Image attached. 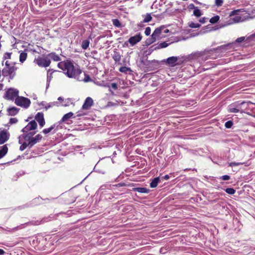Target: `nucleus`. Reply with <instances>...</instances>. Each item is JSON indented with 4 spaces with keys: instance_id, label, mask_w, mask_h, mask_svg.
Segmentation results:
<instances>
[{
    "instance_id": "1",
    "label": "nucleus",
    "mask_w": 255,
    "mask_h": 255,
    "mask_svg": "<svg viewBox=\"0 0 255 255\" xmlns=\"http://www.w3.org/2000/svg\"><path fill=\"white\" fill-rule=\"evenodd\" d=\"M57 66L58 68L64 71V74L68 77L81 81L80 75L82 74V71L78 65L74 66L71 61L66 60L59 62Z\"/></svg>"
},
{
    "instance_id": "2",
    "label": "nucleus",
    "mask_w": 255,
    "mask_h": 255,
    "mask_svg": "<svg viewBox=\"0 0 255 255\" xmlns=\"http://www.w3.org/2000/svg\"><path fill=\"white\" fill-rule=\"evenodd\" d=\"M18 69V67L16 66V63L12 62L10 63L8 61L5 63V67L2 71V75L4 77H8L9 79H13L16 76V71Z\"/></svg>"
},
{
    "instance_id": "3",
    "label": "nucleus",
    "mask_w": 255,
    "mask_h": 255,
    "mask_svg": "<svg viewBox=\"0 0 255 255\" xmlns=\"http://www.w3.org/2000/svg\"><path fill=\"white\" fill-rule=\"evenodd\" d=\"M19 91L17 89L10 88L7 89L3 96L5 100L9 101H15L19 96Z\"/></svg>"
},
{
    "instance_id": "4",
    "label": "nucleus",
    "mask_w": 255,
    "mask_h": 255,
    "mask_svg": "<svg viewBox=\"0 0 255 255\" xmlns=\"http://www.w3.org/2000/svg\"><path fill=\"white\" fill-rule=\"evenodd\" d=\"M14 103L17 106L24 109H27L31 104L30 99L23 96H18L14 101Z\"/></svg>"
},
{
    "instance_id": "5",
    "label": "nucleus",
    "mask_w": 255,
    "mask_h": 255,
    "mask_svg": "<svg viewBox=\"0 0 255 255\" xmlns=\"http://www.w3.org/2000/svg\"><path fill=\"white\" fill-rule=\"evenodd\" d=\"M34 62L41 67H48L51 63V60L48 56H39L34 59Z\"/></svg>"
},
{
    "instance_id": "6",
    "label": "nucleus",
    "mask_w": 255,
    "mask_h": 255,
    "mask_svg": "<svg viewBox=\"0 0 255 255\" xmlns=\"http://www.w3.org/2000/svg\"><path fill=\"white\" fill-rule=\"evenodd\" d=\"M36 131L30 132L29 133L25 134L23 135V139L25 141L28 142V144H30V148L32 147L34 145L39 142L33 135L36 133Z\"/></svg>"
},
{
    "instance_id": "7",
    "label": "nucleus",
    "mask_w": 255,
    "mask_h": 255,
    "mask_svg": "<svg viewBox=\"0 0 255 255\" xmlns=\"http://www.w3.org/2000/svg\"><path fill=\"white\" fill-rule=\"evenodd\" d=\"M37 128V124L35 120H32L22 129L21 131L23 133V135H24L29 133L30 132H33V130L36 129Z\"/></svg>"
},
{
    "instance_id": "8",
    "label": "nucleus",
    "mask_w": 255,
    "mask_h": 255,
    "mask_svg": "<svg viewBox=\"0 0 255 255\" xmlns=\"http://www.w3.org/2000/svg\"><path fill=\"white\" fill-rule=\"evenodd\" d=\"M164 29V26L162 25L158 27L154 30L153 33L152 34V36L155 37L157 40L161 39L165 37V35H162V31Z\"/></svg>"
},
{
    "instance_id": "9",
    "label": "nucleus",
    "mask_w": 255,
    "mask_h": 255,
    "mask_svg": "<svg viewBox=\"0 0 255 255\" xmlns=\"http://www.w3.org/2000/svg\"><path fill=\"white\" fill-rule=\"evenodd\" d=\"M61 72L53 69H49L47 73V81L50 82L55 77H58Z\"/></svg>"
},
{
    "instance_id": "10",
    "label": "nucleus",
    "mask_w": 255,
    "mask_h": 255,
    "mask_svg": "<svg viewBox=\"0 0 255 255\" xmlns=\"http://www.w3.org/2000/svg\"><path fill=\"white\" fill-rule=\"evenodd\" d=\"M10 134L9 132L5 129L0 131V144H3L9 138Z\"/></svg>"
},
{
    "instance_id": "11",
    "label": "nucleus",
    "mask_w": 255,
    "mask_h": 255,
    "mask_svg": "<svg viewBox=\"0 0 255 255\" xmlns=\"http://www.w3.org/2000/svg\"><path fill=\"white\" fill-rule=\"evenodd\" d=\"M142 38V35L140 33H139L133 36L130 37L128 39V42L131 46H133L139 42L141 40Z\"/></svg>"
},
{
    "instance_id": "12",
    "label": "nucleus",
    "mask_w": 255,
    "mask_h": 255,
    "mask_svg": "<svg viewBox=\"0 0 255 255\" xmlns=\"http://www.w3.org/2000/svg\"><path fill=\"white\" fill-rule=\"evenodd\" d=\"M35 121H36L38 123L41 128L43 127L45 124L43 113L42 112L37 113L35 116Z\"/></svg>"
},
{
    "instance_id": "13",
    "label": "nucleus",
    "mask_w": 255,
    "mask_h": 255,
    "mask_svg": "<svg viewBox=\"0 0 255 255\" xmlns=\"http://www.w3.org/2000/svg\"><path fill=\"white\" fill-rule=\"evenodd\" d=\"M93 105V100L91 97H87L82 106V109L89 110Z\"/></svg>"
},
{
    "instance_id": "14",
    "label": "nucleus",
    "mask_w": 255,
    "mask_h": 255,
    "mask_svg": "<svg viewBox=\"0 0 255 255\" xmlns=\"http://www.w3.org/2000/svg\"><path fill=\"white\" fill-rule=\"evenodd\" d=\"M20 109L15 107H11L7 109V115L10 116H14L17 115Z\"/></svg>"
},
{
    "instance_id": "15",
    "label": "nucleus",
    "mask_w": 255,
    "mask_h": 255,
    "mask_svg": "<svg viewBox=\"0 0 255 255\" xmlns=\"http://www.w3.org/2000/svg\"><path fill=\"white\" fill-rule=\"evenodd\" d=\"M178 60V57L172 56L166 59V63L167 64L171 66H174L176 65V63Z\"/></svg>"
},
{
    "instance_id": "16",
    "label": "nucleus",
    "mask_w": 255,
    "mask_h": 255,
    "mask_svg": "<svg viewBox=\"0 0 255 255\" xmlns=\"http://www.w3.org/2000/svg\"><path fill=\"white\" fill-rule=\"evenodd\" d=\"M8 151V147L6 144L0 146V159L2 158Z\"/></svg>"
},
{
    "instance_id": "17",
    "label": "nucleus",
    "mask_w": 255,
    "mask_h": 255,
    "mask_svg": "<svg viewBox=\"0 0 255 255\" xmlns=\"http://www.w3.org/2000/svg\"><path fill=\"white\" fill-rule=\"evenodd\" d=\"M133 191H137L139 193H148L150 191L149 189L145 187H136L132 189Z\"/></svg>"
},
{
    "instance_id": "18",
    "label": "nucleus",
    "mask_w": 255,
    "mask_h": 255,
    "mask_svg": "<svg viewBox=\"0 0 255 255\" xmlns=\"http://www.w3.org/2000/svg\"><path fill=\"white\" fill-rule=\"evenodd\" d=\"M48 57L50 58L52 60L54 61H59L61 60V58L58 55L56 54L55 52H51L47 55Z\"/></svg>"
},
{
    "instance_id": "19",
    "label": "nucleus",
    "mask_w": 255,
    "mask_h": 255,
    "mask_svg": "<svg viewBox=\"0 0 255 255\" xmlns=\"http://www.w3.org/2000/svg\"><path fill=\"white\" fill-rule=\"evenodd\" d=\"M74 114L72 112H69L64 115L62 118L61 121L62 122H65L67 121L69 119L73 118Z\"/></svg>"
},
{
    "instance_id": "20",
    "label": "nucleus",
    "mask_w": 255,
    "mask_h": 255,
    "mask_svg": "<svg viewBox=\"0 0 255 255\" xmlns=\"http://www.w3.org/2000/svg\"><path fill=\"white\" fill-rule=\"evenodd\" d=\"M159 181H160V179H159V177H155V178H154L152 180L151 183H150V187H151V188H155L156 187H157V184H158V182H159Z\"/></svg>"
},
{
    "instance_id": "21",
    "label": "nucleus",
    "mask_w": 255,
    "mask_h": 255,
    "mask_svg": "<svg viewBox=\"0 0 255 255\" xmlns=\"http://www.w3.org/2000/svg\"><path fill=\"white\" fill-rule=\"evenodd\" d=\"M143 17H144V19L143 21H142L143 23H146L150 21H151L152 17L151 16L150 13H147L146 15H142Z\"/></svg>"
},
{
    "instance_id": "22",
    "label": "nucleus",
    "mask_w": 255,
    "mask_h": 255,
    "mask_svg": "<svg viewBox=\"0 0 255 255\" xmlns=\"http://www.w3.org/2000/svg\"><path fill=\"white\" fill-rule=\"evenodd\" d=\"M27 57V53L25 52H22L19 55V61L21 63H23Z\"/></svg>"
},
{
    "instance_id": "23",
    "label": "nucleus",
    "mask_w": 255,
    "mask_h": 255,
    "mask_svg": "<svg viewBox=\"0 0 255 255\" xmlns=\"http://www.w3.org/2000/svg\"><path fill=\"white\" fill-rule=\"evenodd\" d=\"M245 105H247V103L246 102H242L241 103L238 104L236 105V108L238 110H239V112L242 113L244 112V109L243 107Z\"/></svg>"
},
{
    "instance_id": "24",
    "label": "nucleus",
    "mask_w": 255,
    "mask_h": 255,
    "mask_svg": "<svg viewBox=\"0 0 255 255\" xmlns=\"http://www.w3.org/2000/svg\"><path fill=\"white\" fill-rule=\"evenodd\" d=\"M156 40L155 37H153L151 34V36L146 39L145 43L147 45H150L154 43Z\"/></svg>"
},
{
    "instance_id": "25",
    "label": "nucleus",
    "mask_w": 255,
    "mask_h": 255,
    "mask_svg": "<svg viewBox=\"0 0 255 255\" xmlns=\"http://www.w3.org/2000/svg\"><path fill=\"white\" fill-rule=\"evenodd\" d=\"M212 50H205L204 51L200 52L197 54L198 57H203L205 55H208L211 53Z\"/></svg>"
},
{
    "instance_id": "26",
    "label": "nucleus",
    "mask_w": 255,
    "mask_h": 255,
    "mask_svg": "<svg viewBox=\"0 0 255 255\" xmlns=\"http://www.w3.org/2000/svg\"><path fill=\"white\" fill-rule=\"evenodd\" d=\"M43 220L30 221L28 224L30 225L38 226L43 223Z\"/></svg>"
},
{
    "instance_id": "27",
    "label": "nucleus",
    "mask_w": 255,
    "mask_h": 255,
    "mask_svg": "<svg viewBox=\"0 0 255 255\" xmlns=\"http://www.w3.org/2000/svg\"><path fill=\"white\" fill-rule=\"evenodd\" d=\"M89 43H90V42L89 40H83L82 43V44H81L82 48L84 50L86 49L89 47Z\"/></svg>"
},
{
    "instance_id": "28",
    "label": "nucleus",
    "mask_w": 255,
    "mask_h": 255,
    "mask_svg": "<svg viewBox=\"0 0 255 255\" xmlns=\"http://www.w3.org/2000/svg\"><path fill=\"white\" fill-rule=\"evenodd\" d=\"M220 19V16L219 15H216L212 17L210 19V22L212 24L217 23Z\"/></svg>"
},
{
    "instance_id": "29",
    "label": "nucleus",
    "mask_w": 255,
    "mask_h": 255,
    "mask_svg": "<svg viewBox=\"0 0 255 255\" xmlns=\"http://www.w3.org/2000/svg\"><path fill=\"white\" fill-rule=\"evenodd\" d=\"M193 14L195 16L199 17L202 15V13L201 10L199 9L195 8L193 11Z\"/></svg>"
},
{
    "instance_id": "30",
    "label": "nucleus",
    "mask_w": 255,
    "mask_h": 255,
    "mask_svg": "<svg viewBox=\"0 0 255 255\" xmlns=\"http://www.w3.org/2000/svg\"><path fill=\"white\" fill-rule=\"evenodd\" d=\"M27 146L30 147V144H28V142L25 141L20 146L19 149L21 151L24 150Z\"/></svg>"
},
{
    "instance_id": "31",
    "label": "nucleus",
    "mask_w": 255,
    "mask_h": 255,
    "mask_svg": "<svg viewBox=\"0 0 255 255\" xmlns=\"http://www.w3.org/2000/svg\"><path fill=\"white\" fill-rule=\"evenodd\" d=\"M113 24L116 27H122V24L118 19H113Z\"/></svg>"
},
{
    "instance_id": "32",
    "label": "nucleus",
    "mask_w": 255,
    "mask_h": 255,
    "mask_svg": "<svg viewBox=\"0 0 255 255\" xmlns=\"http://www.w3.org/2000/svg\"><path fill=\"white\" fill-rule=\"evenodd\" d=\"M169 45V43H166V42H162L159 44L157 46V48H163L167 47Z\"/></svg>"
},
{
    "instance_id": "33",
    "label": "nucleus",
    "mask_w": 255,
    "mask_h": 255,
    "mask_svg": "<svg viewBox=\"0 0 255 255\" xmlns=\"http://www.w3.org/2000/svg\"><path fill=\"white\" fill-rule=\"evenodd\" d=\"M119 70L120 72L123 73H127L128 71H131V70L129 68L127 67L126 66L121 67Z\"/></svg>"
},
{
    "instance_id": "34",
    "label": "nucleus",
    "mask_w": 255,
    "mask_h": 255,
    "mask_svg": "<svg viewBox=\"0 0 255 255\" xmlns=\"http://www.w3.org/2000/svg\"><path fill=\"white\" fill-rule=\"evenodd\" d=\"M189 26L190 28H199L201 26V25L199 23H195L193 22H190L189 23Z\"/></svg>"
},
{
    "instance_id": "35",
    "label": "nucleus",
    "mask_w": 255,
    "mask_h": 255,
    "mask_svg": "<svg viewBox=\"0 0 255 255\" xmlns=\"http://www.w3.org/2000/svg\"><path fill=\"white\" fill-rule=\"evenodd\" d=\"M225 191L229 194L233 195L235 194L236 190L232 188H228L225 189Z\"/></svg>"
},
{
    "instance_id": "36",
    "label": "nucleus",
    "mask_w": 255,
    "mask_h": 255,
    "mask_svg": "<svg viewBox=\"0 0 255 255\" xmlns=\"http://www.w3.org/2000/svg\"><path fill=\"white\" fill-rule=\"evenodd\" d=\"M54 128V126H52L50 128H45L42 130V132L45 134L49 133L53 128Z\"/></svg>"
},
{
    "instance_id": "37",
    "label": "nucleus",
    "mask_w": 255,
    "mask_h": 255,
    "mask_svg": "<svg viewBox=\"0 0 255 255\" xmlns=\"http://www.w3.org/2000/svg\"><path fill=\"white\" fill-rule=\"evenodd\" d=\"M84 75L85 76V77L83 79H81V81H83L85 82H89L92 80L89 75L86 74L85 73H84Z\"/></svg>"
},
{
    "instance_id": "38",
    "label": "nucleus",
    "mask_w": 255,
    "mask_h": 255,
    "mask_svg": "<svg viewBox=\"0 0 255 255\" xmlns=\"http://www.w3.org/2000/svg\"><path fill=\"white\" fill-rule=\"evenodd\" d=\"M12 54V52H6L4 54L3 56V59L6 60V59H11V56Z\"/></svg>"
},
{
    "instance_id": "39",
    "label": "nucleus",
    "mask_w": 255,
    "mask_h": 255,
    "mask_svg": "<svg viewBox=\"0 0 255 255\" xmlns=\"http://www.w3.org/2000/svg\"><path fill=\"white\" fill-rule=\"evenodd\" d=\"M229 112L230 113H239V110H238L237 109V108H233L232 107V106H231L230 108L229 109Z\"/></svg>"
},
{
    "instance_id": "40",
    "label": "nucleus",
    "mask_w": 255,
    "mask_h": 255,
    "mask_svg": "<svg viewBox=\"0 0 255 255\" xmlns=\"http://www.w3.org/2000/svg\"><path fill=\"white\" fill-rule=\"evenodd\" d=\"M240 11H242L241 9H239L234 10L231 12V13H230V16H233V15H237L239 14V13Z\"/></svg>"
},
{
    "instance_id": "41",
    "label": "nucleus",
    "mask_w": 255,
    "mask_h": 255,
    "mask_svg": "<svg viewBox=\"0 0 255 255\" xmlns=\"http://www.w3.org/2000/svg\"><path fill=\"white\" fill-rule=\"evenodd\" d=\"M233 20L234 22L235 23H238L242 21V17L240 16H236L233 18Z\"/></svg>"
},
{
    "instance_id": "42",
    "label": "nucleus",
    "mask_w": 255,
    "mask_h": 255,
    "mask_svg": "<svg viewBox=\"0 0 255 255\" xmlns=\"http://www.w3.org/2000/svg\"><path fill=\"white\" fill-rule=\"evenodd\" d=\"M233 125V122L231 121H229L226 122L225 126L226 128H230L232 127Z\"/></svg>"
},
{
    "instance_id": "43",
    "label": "nucleus",
    "mask_w": 255,
    "mask_h": 255,
    "mask_svg": "<svg viewBox=\"0 0 255 255\" xmlns=\"http://www.w3.org/2000/svg\"><path fill=\"white\" fill-rule=\"evenodd\" d=\"M18 122V120L16 118H10L9 121V124L12 125Z\"/></svg>"
},
{
    "instance_id": "44",
    "label": "nucleus",
    "mask_w": 255,
    "mask_h": 255,
    "mask_svg": "<svg viewBox=\"0 0 255 255\" xmlns=\"http://www.w3.org/2000/svg\"><path fill=\"white\" fill-rule=\"evenodd\" d=\"M241 164H243V163L232 162H231L229 163V166L233 167V166H238V165H240Z\"/></svg>"
},
{
    "instance_id": "45",
    "label": "nucleus",
    "mask_w": 255,
    "mask_h": 255,
    "mask_svg": "<svg viewBox=\"0 0 255 255\" xmlns=\"http://www.w3.org/2000/svg\"><path fill=\"white\" fill-rule=\"evenodd\" d=\"M151 29L149 27H146L144 31V33L146 36H148L150 34Z\"/></svg>"
},
{
    "instance_id": "46",
    "label": "nucleus",
    "mask_w": 255,
    "mask_h": 255,
    "mask_svg": "<svg viewBox=\"0 0 255 255\" xmlns=\"http://www.w3.org/2000/svg\"><path fill=\"white\" fill-rule=\"evenodd\" d=\"M223 3V0H215V4L218 6H221Z\"/></svg>"
},
{
    "instance_id": "47",
    "label": "nucleus",
    "mask_w": 255,
    "mask_h": 255,
    "mask_svg": "<svg viewBox=\"0 0 255 255\" xmlns=\"http://www.w3.org/2000/svg\"><path fill=\"white\" fill-rule=\"evenodd\" d=\"M113 58L116 62L119 61L121 60V56L119 54H115Z\"/></svg>"
},
{
    "instance_id": "48",
    "label": "nucleus",
    "mask_w": 255,
    "mask_h": 255,
    "mask_svg": "<svg viewBox=\"0 0 255 255\" xmlns=\"http://www.w3.org/2000/svg\"><path fill=\"white\" fill-rule=\"evenodd\" d=\"M245 39V37L243 36V37H240L239 38H238L236 41L237 42H238V43H240V42H242V41H244Z\"/></svg>"
},
{
    "instance_id": "49",
    "label": "nucleus",
    "mask_w": 255,
    "mask_h": 255,
    "mask_svg": "<svg viewBox=\"0 0 255 255\" xmlns=\"http://www.w3.org/2000/svg\"><path fill=\"white\" fill-rule=\"evenodd\" d=\"M221 178L223 180H228L230 179V176L228 175L222 176Z\"/></svg>"
},
{
    "instance_id": "50",
    "label": "nucleus",
    "mask_w": 255,
    "mask_h": 255,
    "mask_svg": "<svg viewBox=\"0 0 255 255\" xmlns=\"http://www.w3.org/2000/svg\"><path fill=\"white\" fill-rule=\"evenodd\" d=\"M34 137H35V138H36V139L38 141H40L42 139V137H42V135H41V134H38L34 136Z\"/></svg>"
},
{
    "instance_id": "51",
    "label": "nucleus",
    "mask_w": 255,
    "mask_h": 255,
    "mask_svg": "<svg viewBox=\"0 0 255 255\" xmlns=\"http://www.w3.org/2000/svg\"><path fill=\"white\" fill-rule=\"evenodd\" d=\"M206 18L205 17H202V18H201L199 19V22H201V23H205V22H206Z\"/></svg>"
},
{
    "instance_id": "52",
    "label": "nucleus",
    "mask_w": 255,
    "mask_h": 255,
    "mask_svg": "<svg viewBox=\"0 0 255 255\" xmlns=\"http://www.w3.org/2000/svg\"><path fill=\"white\" fill-rule=\"evenodd\" d=\"M114 186H115L116 187L124 186H126V184L125 183H121L118 184H116Z\"/></svg>"
},
{
    "instance_id": "53",
    "label": "nucleus",
    "mask_w": 255,
    "mask_h": 255,
    "mask_svg": "<svg viewBox=\"0 0 255 255\" xmlns=\"http://www.w3.org/2000/svg\"><path fill=\"white\" fill-rule=\"evenodd\" d=\"M169 31V29L166 28V27L164 26V29L162 31V33H167Z\"/></svg>"
},
{
    "instance_id": "54",
    "label": "nucleus",
    "mask_w": 255,
    "mask_h": 255,
    "mask_svg": "<svg viewBox=\"0 0 255 255\" xmlns=\"http://www.w3.org/2000/svg\"><path fill=\"white\" fill-rule=\"evenodd\" d=\"M118 88L117 84L113 83V89L116 90Z\"/></svg>"
},
{
    "instance_id": "55",
    "label": "nucleus",
    "mask_w": 255,
    "mask_h": 255,
    "mask_svg": "<svg viewBox=\"0 0 255 255\" xmlns=\"http://www.w3.org/2000/svg\"><path fill=\"white\" fill-rule=\"evenodd\" d=\"M170 178L169 176L168 175H165L163 177H162V178H163L165 180H168Z\"/></svg>"
},
{
    "instance_id": "56",
    "label": "nucleus",
    "mask_w": 255,
    "mask_h": 255,
    "mask_svg": "<svg viewBox=\"0 0 255 255\" xmlns=\"http://www.w3.org/2000/svg\"><path fill=\"white\" fill-rule=\"evenodd\" d=\"M4 254V251L3 250L0 249V255H3Z\"/></svg>"
},
{
    "instance_id": "57",
    "label": "nucleus",
    "mask_w": 255,
    "mask_h": 255,
    "mask_svg": "<svg viewBox=\"0 0 255 255\" xmlns=\"http://www.w3.org/2000/svg\"><path fill=\"white\" fill-rule=\"evenodd\" d=\"M3 88V85L2 84L0 83V91L2 90Z\"/></svg>"
},
{
    "instance_id": "58",
    "label": "nucleus",
    "mask_w": 255,
    "mask_h": 255,
    "mask_svg": "<svg viewBox=\"0 0 255 255\" xmlns=\"http://www.w3.org/2000/svg\"><path fill=\"white\" fill-rule=\"evenodd\" d=\"M189 6H190L191 8H193L195 9L196 8L195 7L194 5L193 4H192V3L190 4Z\"/></svg>"
},
{
    "instance_id": "59",
    "label": "nucleus",
    "mask_w": 255,
    "mask_h": 255,
    "mask_svg": "<svg viewBox=\"0 0 255 255\" xmlns=\"http://www.w3.org/2000/svg\"><path fill=\"white\" fill-rule=\"evenodd\" d=\"M194 2L197 3V4H202V3L201 2H200L199 1H198L197 0H194Z\"/></svg>"
},
{
    "instance_id": "60",
    "label": "nucleus",
    "mask_w": 255,
    "mask_h": 255,
    "mask_svg": "<svg viewBox=\"0 0 255 255\" xmlns=\"http://www.w3.org/2000/svg\"><path fill=\"white\" fill-rule=\"evenodd\" d=\"M81 115H78L77 116H80Z\"/></svg>"
},
{
    "instance_id": "61",
    "label": "nucleus",
    "mask_w": 255,
    "mask_h": 255,
    "mask_svg": "<svg viewBox=\"0 0 255 255\" xmlns=\"http://www.w3.org/2000/svg\"><path fill=\"white\" fill-rule=\"evenodd\" d=\"M1 111H0V114H1Z\"/></svg>"
}]
</instances>
